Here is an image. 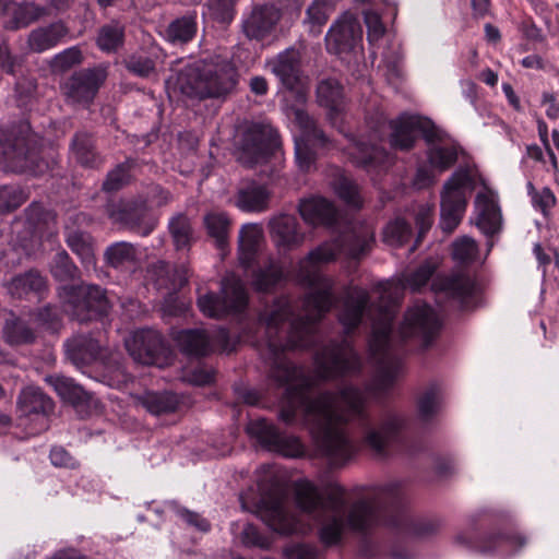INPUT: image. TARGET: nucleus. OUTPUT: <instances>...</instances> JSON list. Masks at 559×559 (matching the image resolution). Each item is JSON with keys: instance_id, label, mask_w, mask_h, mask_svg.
<instances>
[{"instance_id": "c85d7f7f", "label": "nucleus", "mask_w": 559, "mask_h": 559, "mask_svg": "<svg viewBox=\"0 0 559 559\" xmlns=\"http://www.w3.org/2000/svg\"><path fill=\"white\" fill-rule=\"evenodd\" d=\"M3 338L10 345L32 344L36 340L35 325L31 313L16 316L10 312L2 328Z\"/></svg>"}, {"instance_id": "603ef678", "label": "nucleus", "mask_w": 559, "mask_h": 559, "mask_svg": "<svg viewBox=\"0 0 559 559\" xmlns=\"http://www.w3.org/2000/svg\"><path fill=\"white\" fill-rule=\"evenodd\" d=\"M440 403V388L431 384L418 400V413L423 420L430 419L438 411Z\"/></svg>"}, {"instance_id": "4d7b16f0", "label": "nucleus", "mask_w": 559, "mask_h": 559, "mask_svg": "<svg viewBox=\"0 0 559 559\" xmlns=\"http://www.w3.org/2000/svg\"><path fill=\"white\" fill-rule=\"evenodd\" d=\"M175 514L183 521L188 526L195 528L199 532L207 533L211 530L210 522L201 516L199 513L190 511L186 508L179 507L176 503L170 504Z\"/></svg>"}, {"instance_id": "1a4fd4ad", "label": "nucleus", "mask_w": 559, "mask_h": 559, "mask_svg": "<svg viewBox=\"0 0 559 559\" xmlns=\"http://www.w3.org/2000/svg\"><path fill=\"white\" fill-rule=\"evenodd\" d=\"M39 148L40 139L27 121L20 122L10 134L0 130V163L7 164L13 171L40 173L44 162Z\"/></svg>"}, {"instance_id": "cd10ccee", "label": "nucleus", "mask_w": 559, "mask_h": 559, "mask_svg": "<svg viewBox=\"0 0 559 559\" xmlns=\"http://www.w3.org/2000/svg\"><path fill=\"white\" fill-rule=\"evenodd\" d=\"M298 212L307 225L331 227L337 221L335 205L325 198L310 197L298 204Z\"/></svg>"}, {"instance_id": "680f3d73", "label": "nucleus", "mask_w": 559, "mask_h": 559, "mask_svg": "<svg viewBox=\"0 0 559 559\" xmlns=\"http://www.w3.org/2000/svg\"><path fill=\"white\" fill-rule=\"evenodd\" d=\"M435 271L436 265L426 261L408 275L407 283L413 289L418 290L429 282Z\"/></svg>"}, {"instance_id": "4be33fe9", "label": "nucleus", "mask_w": 559, "mask_h": 559, "mask_svg": "<svg viewBox=\"0 0 559 559\" xmlns=\"http://www.w3.org/2000/svg\"><path fill=\"white\" fill-rule=\"evenodd\" d=\"M106 79L103 69H85L75 72L66 83V95L75 104L91 103Z\"/></svg>"}, {"instance_id": "f257e3e1", "label": "nucleus", "mask_w": 559, "mask_h": 559, "mask_svg": "<svg viewBox=\"0 0 559 559\" xmlns=\"http://www.w3.org/2000/svg\"><path fill=\"white\" fill-rule=\"evenodd\" d=\"M373 240V228L357 223L334 240L321 243L298 263L297 278L310 288L299 306L281 296L259 314V322L265 329L263 357L270 364V377L285 388L280 419L307 427L318 449L333 466L343 465L357 453L349 437V424L360 428L361 442L367 449L383 456L390 448L404 443L406 418L396 412L370 418L365 409V392L352 384L343 385L337 392H316L318 381L336 380L361 371L360 356L347 338L331 341L316 352L314 377L292 364L285 354L318 344V322L336 301L332 280L318 266L336 260L341 253L359 259L370 250Z\"/></svg>"}, {"instance_id": "72a5a7b5", "label": "nucleus", "mask_w": 559, "mask_h": 559, "mask_svg": "<svg viewBox=\"0 0 559 559\" xmlns=\"http://www.w3.org/2000/svg\"><path fill=\"white\" fill-rule=\"evenodd\" d=\"M138 260V248L131 242L117 241L104 251L105 264L117 271L124 272L135 267Z\"/></svg>"}, {"instance_id": "4c0bfd02", "label": "nucleus", "mask_w": 559, "mask_h": 559, "mask_svg": "<svg viewBox=\"0 0 559 559\" xmlns=\"http://www.w3.org/2000/svg\"><path fill=\"white\" fill-rule=\"evenodd\" d=\"M263 241V231L257 224L242 226L239 234V261L245 267L253 264Z\"/></svg>"}, {"instance_id": "37998d69", "label": "nucleus", "mask_w": 559, "mask_h": 559, "mask_svg": "<svg viewBox=\"0 0 559 559\" xmlns=\"http://www.w3.org/2000/svg\"><path fill=\"white\" fill-rule=\"evenodd\" d=\"M317 97L320 105L338 114L343 107V86L335 79L322 80L317 86Z\"/></svg>"}, {"instance_id": "393cba45", "label": "nucleus", "mask_w": 559, "mask_h": 559, "mask_svg": "<svg viewBox=\"0 0 559 559\" xmlns=\"http://www.w3.org/2000/svg\"><path fill=\"white\" fill-rule=\"evenodd\" d=\"M271 72L287 90H298L301 81L300 53L295 48H287L276 57L267 60Z\"/></svg>"}, {"instance_id": "20e7f679", "label": "nucleus", "mask_w": 559, "mask_h": 559, "mask_svg": "<svg viewBox=\"0 0 559 559\" xmlns=\"http://www.w3.org/2000/svg\"><path fill=\"white\" fill-rule=\"evenodd\" d=\"M403 499L401 481L374 487L370 493L350 506L346 523L353 531L366 532L383 521L388 527L406 536H428L440 528L441 522L437 519L413 521L400 509Z\"/></svg>"}, {"instance_id": "5701e85b", "label": "nucleus", "mask_w": 559, "mask_h": 559, "mask_svg": "<svg viewBox=\"0 0 559 559\" xmlns=\"http://www.w3.org/2000/svg\"><path fill=\"white\" fill-rule=\"evenodd\" d=\"M272 193L267 187L255 180H242L230 200L243 213H263L270 209Z\"/></svg>"}, {"instance_id": "79ce46f5", "label": "nucleus", "mask_w": 559, "mask_h": 559, "mask_svg": "<svg viewBox=\"0 0 559 559\" xmlns=\"http://www.w3.org/2000/svg\"><path fill=\"white\" fill-rule=\"evenodd\" d=\"M124 41V25L119 21H111L98 29L96 45L107 53L116 52Z\"/></svg>"}, {"instance_id": "b1692460", "label": "nucleus", "mask_w": 559, "mask_h": 559, "mask_svg": "<svg viewBox=\"0 0 559 559\" xmlns=\"http://www.w3.org/2000/svg\"><path fill=\"white\" fill-rule=\"evenodd\" d=\"M270 235L276 247L281 250L299 248L306 238L300 229L298 219L294 215L280 214L269 222Z\"/></svg>"}, {"instance_id": "3c124183", "label": "nucleus", "mask_w": 559, "mask_h": 559, "mask_svg": "<svg viewBox=\"0 0 559 559\" xmlns=\"http://www.w3.org/2000/svg\"><path fill=\"white\" fill-rule=\"evenodd\" d=\"M335 193L347 204L359 207L361 205V199L358 192V187L347 177L340 175L333 183Z\"/></svg>"}, {"instance_id": "2eb2a0df", "label": "nucleus", "mask_w": 559, "mask_h": 559, "mask_svg": "<svg viewBox=\"0 0 559 559\" xmlns=\"http://www.w3.org/2000/svg\"><path fill=\"white\" fill-rule=\"evenodd\" d=\"M278 146V133L270 124L253 123L242 134L238 159L247 166L260 164Z\"/></svg>"}, {"instance_id": "423d86ee", "label": "nucleus", "mask_w": 559, "mask_h": 559, "mask_svg": "<svg viewBox=\"0 0 559 559\" xmlns=\"http://www.w3.org/2000/svg\"><path fill=\"white\" fill-rule=\"evenodd\" d=\"M389 124L390 144L397 150H411L418 134L423 135L427 143V159L431 168L443 173L457 160L460 146L430 119L403 112L396 119L390 120Z\"/></svg>"}, {"instance_id": "a878e982", "label": "nucleus", "mask_w": 559, "mask_h": 559, "mask_svg": "<svg viewBox=\"0 0 559 559\" xmlns=\"http://www.w3.org/2000/svg\"><path fill=\"white\" fill-rule=\"evenodd\" d=\"M432 289L443 293L448 298L456 301L461 308L469 307V300L475 293V283L471 276L462 273L449 276H437L432 281Z\"/></svg>"}, {"instance_id": "39448f33", "label": "nucleus", "mask_w": 559, "mask_h": 559, "mask_svg": "<svg viewBox=\"0 0 559 559\" xmlns=\"http://www.w3.org/2000/svg\"><path fill=\"white\" fill-rule=\"evenodd\" d=\"M293 493L296 508L320 525V542L326 547L338 544L346 524L342 516L345 489L337 483H330L322 491L313 481L304 478L294 483Z\"/></svg>"}, {"instance_id": "5fc2aeb1", "label": "nucleus", "mask_w": 559, "mask_h": 559, "mask_svg": "<svg viewBox=\"0 0 559 559\" xmlns=\"http://www.w3.org/2000/svg\"><path fill=\"white\" fill-rule=\"evenodd\" d=\"M452 247V255L454 260L461 263H471L476 259L478 247L473 238L464 236L455 240Z\"/></svg>"}, {"instance_id": "09e8293b", "label": "nucleus", "mask_w": 559, "mask_h": 559, "mask_svg": "<svg viewBox=\"0 0 559 559\" xmlns=\"http://www.w3.org/2000/svg\"><path fill=\"white\" fill-rule=\"evenodd\" d=\"M413 217L417 231L416 242L412 248V251L415 250L416 246L420 242V240L425 237V235L429 231L433 223V206L428 203L416 204L412 207L409 212Z\"/></svg>"}, {"instance_id": "0e129e2a", "label": "nucleus", "mask_w": 559, "mask_h": 559, "mask_svg": "<svg viewBox=\"0 0 559 559\" xmlns=\"http://www.w3.org/2000/svg\"><path fill=\"white\" fill-rule=\"evenodd\" d=\"M33 316L34 325H43L48 329H56L60 321V314L57 307L47 305L36 312H29Z\"/></svg>"}, {"instance_id": "9d476101", "label": "nucleus", "mask_w": 559, "mask_h": 559, "mask_svg": "<svg viewBox=\"0 0 559 559\" xmlns=\"http://www.w3.org/2000/svg\"><path fill=\"white\" fill-rule=\"evenodd\" d=\"M58 296L63 310L79 322L103 317L110 307L105 289L95 284L63 285Z\"/></svg>"}, {"instance_id": "f3484780", "label": "nucleus", "mask_w": 559, "mask_h": 559, "mask_svg": "<svg viewBox=\"0 0 559 559\" xmlns=\"http://www.w3.org/2000/svg\"><path fill=\"white\" fill-rule=\"evenodd\" d=\"M454 543L467 550L478 551L484 555L512 554L516 548L525 545L521 536L489 535L480 538L475 523L468 524L465 530L454 536Z\"/></svg>"}, {"instance_id": "ddd939ff", "label": "nucleus", "mask_w": 559, "mask_h": 559, "mask_svg": "<svg viewBox=\"0 0 559 559\" xmlns=\"http://www.w3.org/2000/svg\"><path fill=\"white\" fill-rule=\"evenodd\" d=\"M126 347L134 361L163 368L171 361V350L162 334L153 329H141L126 340Z\"/></svg>"}, {"instance_id": "412c9836", "label": "nucleus", "mask_w": 559, "mask_h": 559, "mask_svg": "<svg viewBox=\"0 0 559 559\" xmlns=\"http://www.w3.org/2000/svg\"><path fill=\"white\" fill-rule=\"evenodd\" d=\"M361 39V26L357 17L345 12L330 27L325 35V45L329 52L341 55L355 48Z\"/></svg>"}, {"instance_id": "f03ea898", "label": "nucleus", "mask_w": 559, "mask_h": 559, "mask_svg": "<svg viewBox=\"0 0 559 559\" xmlns=\"http://www.w3.org/2000/svg\"><path fill=\"white\" fill-rule=\"evenodd\" d=\"M395 313L394 300L390 299L376 307L370 305L367 290L358 287L347 292L338 313V320L346 334L352 333L360 324L365 314L371 320L369 350L377 370L367 390L377 396L385 394L403 372L402 353L395 348L392 340Z\"/></svg>"}, {"instance_id": "a18cd8bd", "label": "nucleus", "mask_w": 559, "mask_h": 559, "mask_svg": "<svg viewBox=\"0 0 559 559\" xmlns=\"http://www.w3.org/2000/svg\"><path fill=\"white\" fill-rule=\"evenodd\" d=\"M168 230L177 250L190 248L193 241V228L186 214L174 215L168 222Z\"/></svg>"}, {"instance_id": "6ab92c4d", "label": "nucleus", "mask_w": 559, "mask_h": 559, "mask_svg": "<svg viewBox=\"0 0 559 559\" xmlns=\"http://www.w3.org/2000/svg\"><path fill=\"white\" fill-rule=\"evenodd\" d=\"M247 431L270 451L287 457H299L304 454V445L299 438L281 432L266 419L251 421Z\"/></svg>"}, {"instance_id": "c9c22d12", "label": "nucleus", "mask_w": 559, "mask_h": 559, "mask_svg": "<svg viewBox=\"0 0 559 559\" xmlns=\"http://www.w3.org/2000/svg\"><path fill=\"white\" fill-rule=\"evenodd\" d=\"M68 33V27L60 21L37 27L28 36L29 48L36 52L46 51L61 43Z\"/></svg>"}, {"instance_id": "7ed1b4c3", "label": "nucleus", "mask_w": 559, "mask_h": 559, "mask_svg": "<svg viewBox=\"0 0 559 559\" xmlns=\"http://www.w3.org/2000/svg\"><path fill=\"white\" fill-rule=\"evenodd\" d=\"M477 185L484 186L485 190L475 199V224L486 236L500 230L502 215L497 194L486 187L475 166H461L444 182L441 191L439 225L443 231L452 233L459 226L466 211L467 198Z\"/></svg>"}, {"instance_id": "774afa93", "label": "nucleus", "mask_w": 559, "mask_h": 559, "mask_svg": "<svg viewBox=\"0 0 559 559\" xmlns=\"http://www.w3.org/2000/svg\"><path fill=\"white\" fill-rule=\"evenodd\" d=\"M287 559H318L320 552L314 545L297 543L285 549Z\"/></svg>"}, {"instance_id": "de8ad7c7", "label": "nucleus", "mask_w": 559, "mask_h": 559, "mask_svg": "<svg viewBox=\"0 0 559 559\" xmlns=\"http://www.w3.org/2000/svg\"><path fill=\"white\" fill-rule=\"evenodd\" d=\"M411 237V225L403 217H396L389 222L383 229V241L392 247L404 246Z\"/></svg>"}, {"instance_id": "4468645a", "label": "nucleus", "mask_w": 559, "mask_h": 559, "mask_svg": "<svg viewBox=\"0 0 559 559\" xmlns=\"http://www.w3.org/2000/svg\"><path fill=\"white\" fill-rule=\"evenodd\" d=\"M294 121L300 131V134L295 138L296 163L301 171L307 173L314 167L316 150L325 147L329 139L305 110L296 109Z\"/></svg>"}, {"instance_id": "7c9ffc66", "label": "nucleus", "mask_w": 559, "mask_h": 559, "mask_svg": "<svg viewBox=\"0 0 559 559\" xmlns=\"http://www.w3.org/2000/svg\"><path fill=\"white\" fill-rule=\"evenodd\" d=\"M2 13L12 14V19L8 22L7 27L17 29L26 27L45 15L46 9L34 2L16 3L9 0H0V14Z\"/></svg>"}, {"instance_id": "a19ab883", "label": "nucleus", "mask_w": 559, "mask_h": 559, "mask_svg": "<svg viewBox=\"0 0 559 559\" xmlns=\"http://www.w3.org/2000/svg\"><path fill=\"white\" fill-rule=\"evenodd\" d=\"M197 20V11H190L174 20L166 28V38L173 44H186L191 41L198 31Z\"/></svg>"}, {"instance_id": "9b49d317", "label": "nucleus", "mask_w": 559, "mask_h": 559, "mask_svg": "<svg viewBox=\"0 0 559 559\" xmlns=\"http://www.w3.org/2000/svg\"><path fill=\"white\" fill-rule=\"evenodd\" d=\"M200 311L207 318L223 319L242 313L248 306V293L242 281L234 274L222 280L221 294L209 292L197 300Z\"/></svg>"}, {"instance_id": "0eeeda50", "label": "nucleus", "mask_w": 559, "mask_h": 559, "mask_svg": "<svg viewBox=\"0 0 559 559\" xmlns=\"http://www.w3.org/2000/svg\"><path fill=\"white\" fill-rule=\"evenodd\" d=\"M238 83L235 66L222 56H210L186 64L178 73L176 86L189 98H225Z\"/></svg>"}, {"instance_id": "bf43d9fd", "label": "nucleus", "mask_w": 559, "mask_h": 559, "mask_svg": "<svg viewBox=\"0 0 559 559\" xmlns=\"http://www.w3.org/2000/svg\"><path fill=\"white\" fill-rule=\"evenodd\" d=\"M364 19L367 26V37L370 44L378 41L384 34L385 27L381 16L373 10L364 11Z\"/></svg>"}, {"instance_id": "a211bd4d", "label": "nucleus", "mask_w": 559, "mask_h": 559, "mask_svg": "<svg viewBox=\"0 0 559 559\" xmlns=\"http://www.w3.org/2000/svg\"><path fill=\"white\" fill-rule=\"evenodd\" d=\"M110 219L140 236H148L157 226V218L152 216L145 201H120L107 205Z\"/></svg>"}, {"instance_id": "338daca9", "label": "nucleus", "mask_w": 559, "mask_h": 559, "mask_svg": "<svg viewBox=\"0 0 559 559\" xmlns=\"http://www.w3.org/2000/svg\"><path fill=\"white\" fill-rule=\"evenodd\" d=\"M240 538H241V543L245 546H249V547L257 546V547H260L263 549H266L271 546V542L269 540V538L263 536L259 532V530L252 524H247L243 527Z\"/></svg>"}, {"instance_id": "864d4df0", "label": "nucleus", "mask_w": 559, "mask_h": 559, "mask_svg": "<svg viewBox=\"0 0 559 559\" xmlns=\"http://www.w3.org/2000/svg\"><path fill=\"white\" fill-rule=\"evenodd\" d=\"M25 201L26 195L19 187L3 186L0 188V214L17 209Z\"/></svg>"}, {"instance_id": "bb28decb", "label": "nucleus", "mask_w": 559, "mask_h": 559, "mask_svg": "<svg viewBox=\"0 0 559 559\" xmlns=\"http://www.w3.org/2000/svg\"><path fill=\"white\" fill-rule=\"evenodd\" d=\"M280 19L281 12L275 5H257L242 22L243 33L250 39H263L272 33Z\"/></svg>"}, {"instance_id": "052dcab7", "label": "nucleus", "mask_w": 559, "mask_h": 559, "mask_svg": "<svg viewBox=\"0 0 559 559\" xmlns=\"http://www.w3.org/2000/svg\"><path fill=\"white\" fill-rule=\"evenodd\" d=\"M129 166L126 164L118 165L114 170L109 171L103 183V189L112 192L121 189L129 180Z\"/></svg>"}, {"instance_id": "f704fd0d", "label": "nucleus", "mask_w": 559, "mask_h": 559, "mask_svg": "<svg viewBox=\"0 0 559 559\" xmlns=\"http://www.w3.org/2000/svg\"><path fill=\"white\" fill-rule=\"evenodd\" d=\"M138 402L150 414L159 416L175 413L181 404V397L173 391H146L138 396Z\"/></svg>"}, {"instance_id": "ea45409f", "label": "nucleus", "mask_w": 559, "mask_h": 559, "mask_svg": "<svg viewBox=\"0 0 559 559\" xmlns=\"http://www.w3.org/2000/svg\"><path fill=\"white\" fill-rule=\"evenodd\" d=\"M283 278L282 266L275 260L267 257L263 261V265L253 270L251 285L255 290L266 293L274 289Z\"/></svg>"}, {"instance_id": "c756f323", "label": "nucleus", "mask_w": 559, "mask_h": 559, "mask_svg": "<svg viewBox=\"0 0 559 559\" xmlns=\"http://www.w3.org/2000/svg\"><path fill=\"white\" fill-rule=\"evenodd\" d=\"M8 293L14 298H41L47 289L46 278L35 270H29L11 278L7 284Z\"/></svg>"}, {"instance_id": "58836bf2", "label": "nucleus", "mask_w": 559, "mask_h": 559, "mask_svg": "<svg viewBox=\"0 0 559 559\" xmlns=\"http://www.w3.org/2000/svg\"><path fill=\"white\" fill-rule=\"evenodd\" d=\"M66 242L84 266L95 265L94 239L88 233L67 226Z\"/></svg>"}, {"instance_id": "8fccbe9b", "label": "nucleus", "mask_w": 559, "mask_h": 559, "mask_svg": "<svg viewBox=\"0 0 559 559\" xmlns=\"http://www.w3.org/2000/svg\"><path fill=\"white\" fill-rule=\"evenodd\" d=\"M50 271L52 276L60 282L71 281L78 274V267L64 250L56 253Z\"/></svg>"}, {"instance_id": "69168bd1", "label": "nucleus", "mask_w": 559, "mask_h": 559, "mask_svg": "<svg viewBox=\"0 0 559 559\" xmlns=\"http://www.w3.org/2000/svg\"><path fill=\"white\" fill-rule=\"evenodd\" d=\"M531 201L533 207L547 217L550 210L556 205L557 199L550 188L544 187Z\"/></svg>"}, {"instance_id": "6e6d98bb", "label": "nucleus", "mask_w": 559, "mask_h": 559, "mask_svg": "<svg viewBox=\"0 0 559 559\" xmlns=\"http://www.w3.org/2000/svg\"><path fill=\"white\" fill-rule=\"evenodd\" d=\"M126 67L133 74L146 78L154 71L155 62L148 55L138 52L126 60Z\"/></svg>"}, {"instance_id": "f8f14e48", "label": "nucleus", "mask_w": 559, "mask_h": 559, "mask_svg": "<svg viewBox=\"0 0 559 559\" xmlns=\"http://www.w3.org/2000/svg\"><path fill=\"white\" fill-rule=\"evenodd\" d=\"M368 124H370L369 133L359 139L352 138L347 150L357 166L365 168L368 173L379 174L388 169L392 163L390 154L379 145L384 138L386 119L381 114L372 124L370 121Z\"/></svg>"}, {"instance_id": "49530a36", "label": "nucleus", "mask_w": 559, "mask_h": 559, "mask_svg": "<svg viewBox=\"0 0 559 559\" xmlns=\"http://www.w3.org/2000/svg\"><path fill=\"white\" fill-rule=\"evenodd\" d=\"M209 235L215 239L216 245L223 248L227 242L230 221L224 212H211L204 217Z\"/></svg>"}, {"instance_id": "dca6fc26", "label": "nucleus", "mask_w": 559, "mask_h": 559, "mask_svg": "<svg viewBox=\"0 0 559 559\" xmlns=\"http://www.w3.org/2000/svg\"><path fill=\"white\" fill-rule=\"evenodd\" d=\"M180 350L189 356L202 357L215 348L230 353L234 350L229 332L225 328L216 329L212 334L201 329L178 331L174 336Z\"/></svg>"}, {"instance_id": "6e6552de", "label": "nucleus", "mask_w": 559, "mask_h": 559, "mask_svg": "<svg viewBox=\"0 0 559 559\" xmlns=\"http://www.w3.org/2000/svg\"><path fill=\"white\" fill-rule=\"evenodd\" d=\"M260 498L254 513L274 532L282 535H306L312 526L288 510V491L285 484L273 473L258 479Z\"/></svg>"}, {"instance_id": "aec40b11", "label": "nucleus", "mask_w": 559, "mask_h": 559, "mask_svg": "<svg viewBox=\"0 0 559 559\" xmlns=\"http://www.w3.org/2000/svg\"><path fill=\"white\" fill-rule=\"evenodd\" d=\"M440 329V320L436 310L427 304H415L405 313L400 328L403 340L418 337L424 346H428Z\"/></svg>"}, {"instance_id": "e433bc0d", "label": "nucleus", "mask_w": 559, "mask_h": 559, "mask_svg": "<svg viewBox=\"0 0 559 559\" xmlns=\"http://www.w3.org/2000/svg\"><path fill=\"white\" fill-rule=\"evenodd\" d=\"M45 380L64 402L73 406L85 405L91 400V394L72 378L53 374L47 376Z\"/></svg>"}, {"instance_id": "e2e57ef3", "label": "nucleus", "mask_w": 559, "mask_h": 559, "mask_svg": "<svg viewBox=\"0 0 559 559\" xmlns=\"http://www.w3.org/2000/svg\"><path fill=\"white\" fill-rule=\"evenodd\" d=\"M82 52L78 47H70L53 57L52 67L57 70L64 71L80 63Z\"/></svg>"}, {"instance_id": "c03bdc74", "label": "nucleus", "mask_w": 559, "mask_h": 559, "mask_svg": "<svg viewBox=\"0 0 559 559\" xmlns=\"http://www.w3.org/2000/svg\"><path fill=\"white\" fill-rule=\"evenodd\" d=\"M71 155L85 167H96L99 164L93 139L84 132H78L74 135L71 143Z\"/></svg>"}, {"instance_id": "2f4dec72", "label": "nucleus", "mask_w": 559, "mask_h": 559, "mask_svg": "<svg viewBox=\"0 0 559 559\" xmlns=\"http://www.w3.org/2000/svg\"><path fill=\"white\" fill-rule=\"evenodd\" d=\"M67 357L78 367L87 365L100 356V344L88 335H78L64 344Z\"/></svg>"}, {"instance_id": "473e14b6", "label": "nucleus", "mask_w": 559, "mask_h": 559, "mask_svg": "<svg viewBox=\"0 0 559 559\" xmlns=\"http://www.w3.org/2000/svg\"><path fill=\"white\" fill-rule=\"evenodd\" d=\"M19 411L22 416L38 415L46 417L53 409V402L37 386L24 388L17 399Z\"/></svg>"}, {"instance_id": "13d9d810", "label": "nucleus", "mask_w": 559, "mask_h": 559, "mask_svg": "<svg viewBox=\"0 0 559 559\" xmlns=\"http://www.w3.org/2000/svg\"><path fill=\"white\" fill-rule=\"evenodd\" d=\"M238 0H207L210 14L218 22H230L235 15V5Z\"/></svg>"}]
</instances>
